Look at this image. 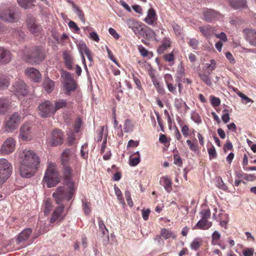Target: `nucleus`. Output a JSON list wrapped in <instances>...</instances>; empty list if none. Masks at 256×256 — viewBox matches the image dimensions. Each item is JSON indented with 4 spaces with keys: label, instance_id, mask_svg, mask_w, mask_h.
<instances>
[{
    "label": "nucleus",
    "instance_id": "nucleus-1",
    "mask_svg": "<svg viewBox=\"0 0 256 256\" xmlns=\"http://www.w3.org/2000/svg\"><path fill=\"white\" fill-rule=\"evenodd\" d=\"M72 168L69 166H62V176L64 178V184L68 186L66 188L64 186H58L52 194V196L58 204L60 206L58 207L52 213L50 220L51 224L54 223L63 212L64 206L62 202L64 200L69 201L74 196L76 188L74 186V182L72 180Z\"/></svg>",
    "mask_w": 256,
    "mask_h": 256
},
{
    "label": "nucleus",
    "instance_id": "nucleus-2",
    "mask_svg": "<svg viewBox=\"0 0 256 256\" xmlns=\"http://www.w3.org/2000/svg\"><path fill=\"white\" fill-rule=\"evenodd\" d=\"M24 154V158L20 168V174L22 178H30L38 170L40 159L36 153L30 150H25Z\"/></svg>",
    "mask_w": 256,
    "mask_h": 256
},
{
    "label": "nucleus",
    "instance_id": "nucleus-3",
    "mask_svg": "<svg viewBox=\"0 0 256 256\" xmlns=\"http://www.w3.org/2000/svg\"><path fill=\"white\" fill-rule=\"evenodd\" d=\"M44 181L46 183L48 188L54 187L60 182V174L55 170L52 163L49 164L44 177Z\"/></svg>",
    "mask_w": 256,
    "mask_h": 256
},
{
    "label": "nucleus",
    "instance_id": "nucleus-4",
    "mask_svg": "<svg viewBox=\"0 0 256 256\" xmlns=\"http://www.w3.org/2000/svg\"><path fill=\"white\" fill-rule=\"evenodd\" d=\"M45 58L44 50L40 46L32 48L28 54V58L35 64H40L45 59Z\"/></svg>",
    "mask_w": 256,
    "mask_h": 256
},
{
    "label": "nucleus",
    "instance_id": "nucleus-5",
    "mask_svg": "<svg viewBox=\"0 0 256 256\" xmlns=\"http://www.w3.org/2000/svg\"><path fill=\"white\" fill-rule=\"evenodd\" d=\"M37 109L38 115L42 118H50L55 114L52 104L48 100L40 104Z\"/></svg>",
    "mask_w": 256,
    "mask_h": 256
},
{
    "label": "nucleus",
    "instance_id": "nucleus-6",
    "mask_svg": "<svg viewBox=\"0 0 256 256\" xmlns=\"http://www.w3.org/2000/svg\"><path fill=\"white\" fill-rule=\"evenodd\" d=\"M12 167L10 164L5 158L0 159V185L10 177Z\"/></svg>",
    "mask_w": 256,
    "mask_h": 256
},
{
    "label": "nucleus",
    "instance_id": "nucleus-7",
    "mask_svg": "<svg viewBox=\"0 0 256 256\" xmlns=\"http://www.w3.org/2000/svg\"><path fill=\"white\" fill-rule=\"evenodd\" d=\"M18 8L8 9L0 14V19L7 22H14L18 20Z\"/></svg>",
    "mask_w": 256,
    "mask_h": 256
},
{
    "label": "nucleus",
    "instance_id": "nucleus-8",
    "mask_svg": "<svg viewBox=\"0 0 256 256\" xmlns=\"http://www.w3.org/2000/svg\"><path fill=\"white\" fill-rule=\"evenodd\" d=\"M21 118L20 114L18 112L12 114L6 122V130L10 132L16 130L20 123Z\"/></svg>",
    "mask_w": 256,
    "mask_h": 256
},
{
    "label": "nucleus",
    "instance_id": "nucleus-9",
    "mask_svg": "<svg viewBox=\"0 0 256 256\" xmlns=\"http://www.w3.org/2000/svg\"><path fill=\"white\" fill-rule=\"evenodd\" d=\"M12 92L16 96H25L28 92V86L23 80H18L12 84Z\"/></svg>",
    "mask_w": 256,
    "mask_h": 256
},
{
    "label": "nucleus",
    "instance_id": "nucleus-10",
    "mask_svg": "<svg viewBox=\"0 0 256 256\" xmlns=\"http://www.w3.org/2000/svg\"><path fill=\"white\" fill-rule=\"evenodd\" d=\"M28 28L32 34L35 36H38L42 30L40 24H37L35 18L28 16L26 20Z\"/></svg>",
    "mask_w": 256,
    "mask_h": 256
},
{
    "label": "nucleus",
    "instance_id": "nucleus-11",
    "mask_svg": "<svg viewBox=\"0 0 256 256\" xmlns=\"http://www.w3.org/2000/svg\"><path fill=\"white\" fill-rule=\"evenodd\" d=\"M64 142V134L60 130L55 129L51 134L50 144L52 146L61 145Z\"/></svg>",
    "mask_w": 256,
    "mask_h": 256
},
{
    "label": "nucleus",
    "instance_id": "nucleus-12",
    "mask_svg": "<svg viewBox=\"0 0 256 256\" xmlns=\"http://www.w3.org/2000/svg\"><path fill=\"white\" fill-rule=\"evenodd\" d=\"M16 142L12 138H8L2 144L0 152L4 155L9 154L15 150Z\"/></svg>",
    "mask_w": 256,
    "mask_h": 256
},
{
    "label": "nucleus",
    "instance_id": "nucleus-13",
    "mask_svg": "<svg viewBox=\"0 0 256 256\" xmlns=\"http://www.w3.org/2000/svg\"><path fill=\"white\" fill-rule=\"evenodd\" d=\"M32 128V126L28 122L24 124L20 130L19 138L24 141L30 140Z\"/></svg>",
    "mask_w": 256,
    "mask_h": 256
},
{
    "label": "nucleus",
    "instance_id": "nucleus-14",
    "mask_svg": "<svg viewBox=\"0 0 256 256\" xmlns=\"http://www.w3.org/2000/svg\"><path fill=\"white\" fill-rule=\"evenodd\" d=\"M32 233V230L30 228H27L21 232L16 238V242L17 244L22 246H26L24 242L28 240Z\"/></svg>",
    "mask_w": 256,
    "mask_h": 256
},
{
    "label": "nucleus",
    "instance_id": "nucleus-15",
    "mask_svg": "<svg viewBox=\"0 0 256 256\" xmlns=\"http://www.w3.org/2000/svg\"><path fill=\"white\" fill-rule=\"evenodd\" d=\"M24 72L28 78L32 82H38L42 80V75L40 72L34 68H28L25 70Z\"/></svg>",
    "mask_w": 256,
    "mask_h": 256
},
{
    "label": "nucleus",
    "instance_id": "nucleus-16",
    "mask_svg": "<svg viewBox=\"0 0 256 256\" xmlns=\"http://www.w3.org/2000/svg\"><path fill=\"white\" fill-rule=\"evenodd\" d=\"M244 33L245 34L246 40L251 45L256 46V30L246 28L244 30Z\"/></svg>",
    "mask_w": 256,
    "mask_h": 256
},
{
    "label": "nucleus",
    "instance_id": "nucleus-17",
    "mask_svg": "<svg viewBox=\"0 0 256 256\" xmlns=\"http://www.w3.org/2000/svg\"><path fill=\"white\" fill-rule=\"evenodd\" d=\"M218 13L212 9H206L203 12L204 19L208 22H211L217 16Z\"/></svg>",
    "mask_w": 256,
    "mask_h": 256
},
{
    "label": "nucleus",
    "instance_id": "nucleus-18",
    "mask_svg": "<svg viewBox=\"0 0 256 256\" xmlns=\"http://www.w3.org/2000/svg\"><path fill=\"white\" fill-rule=\"evenodd\" d=\"M156 15L154 10L151 8L148 10L146 17L144 21L149 25H154V20H156Z\"/></svg>",
    "mask_w": 256,
    "mask_h": 256
},
{
    "label": "nucleus",
    "instance_id": "nucleus-19",
    "mask_svg": "<svg viewBox=\"0 0 256 256\" xmlns=\"http://www.w3.org/2000/svg\"><path fill=\"white\" fill-rule=\"evenodd\" d=\"M10 104L11 102L9 98H0V114H5L8 111Z\"/></svg>",
    "mask_w": 256,
    "mask_h": 256
},
{
    "label": "nucleus",
    "instance_id": "nucleus-20",
    "mask_svg": "<svg viewBox=\"0 0 256 256\" xmlns=\"http://www.w3.org/2000/svg\"><path fill=\"white\" fill-rule=\"evenodd\" d=\"M230 6L234 9L244 8L247 7L246 0H226Z\"/></svg>",
    "mask_w": 256,
    "mask_h": 256
},
{
    "label": "nucleus",
    "instance_id": "nucleus-21",
    "mask_svg": "<svg viewBox=\"0 0 256 256\" xmlns=\"http://www.w3.org/2000/svg\"><path fill=\"white\" fill-rule=\"evenodd\" d=\"M10 60V52L0 47V64L8 63Z\"/></svg>",
    "mask_w": 256,
    "mask_h": 256
},
{
    "label": "nucleus",
    "instance_id": "nucleus-22",
    "mask_svg": "<svg viewBox=\"0 0 256 256\" xmlns=\"http://www.w3.org/2000/svg\"><path fill=\"white\" fill-rule=\"evenodd\" d=\"M70 154V148H66L62 152L61 155V164L62 166H68Z\"/></svg>",
    "mask_w": 256,
    "mask_h": 256
},
{
    "label": "nucleus",
    "instance_id": "nucleus-23",
    "mask_svg": "<svg viewBox=\"0 0 256 256\" xmlns=\"http://www.w3.org/2000/svg\"><path fill=\"white\" fill-rule=\"evenodd\" d=\"M64 85L65 89L66 90L65 94L68 96L70 95L72 92H74L77 87V84L75 80H73L72 82H64Z\"/></svg>",
    "mask_w": 256,
    "mask_h": 256
},
{
    "label": "nucleus",
    "instance_id": "nucleus-24",
    "mask_svg": "<svg viewBox=\"0 0 256 256\" xmlns=\"http://www.w3.org/2000/svg\"><path fill=\"white\" fill-rule=\"evenodd\" d=\"M63 58L66 68L69 70H72L73 58L72 56L65 51L63 52Z\"/></svg>",
    "mask_w": 256,
    "mask_h": 256
},
{
    "label": "nucleus",
    "instance_id": "nucleus-25",
    "mask_svg": "<svg viewBox=\"0 0 256 256\" xmlns=\"http://www.w3.org/2000/svg\"><path fill=\"white\" fill-rule=\"evenodd\" d=\"M54 106H53V109L54 110V114L58 110L65 108L67 106L68 102L66 100L58 99V100L54 101Z\"/></svg>",
    "mask_w": 256,
    "mask_h": 256
},
{
    "label": "nucleus",
    "instance_id": "nucleus-26",
    "mask_svg": "<svg viewBox=\"0 0 256 256\" xmlns=\"http://www.w3.org/2000/svg\"><path fill=\"white\" fill-rule=\"evenodd\" d=\"M43 86L46 91L50 93L54 88V84L49 78H46L44 81Z\"/></svg>",
    "mask_w": 256,
    "mask_h": 256
},
{
    "label": "nucleus",
    "instance_id": "nucleus-27",
    "mask_svg": "<svg viewBox=\"0 0 256 256\" xmlns=\"http://www.w3.org/2000/svg\"><path fill=\"white\" fill-rule=\"evenodd\" d=\"M200 31V32L206 38L210 37L211 36L214 32V29L212 27H211L210 25H207L206 26H200L199 28Z\"/></svg>",
    "mask_w": 256,
    "mask_h": 256
},
{
    "label": "nucleus",
    "instance_id": "nucleus-28",
    "mask_svg": "<svg viewBox=\"0 0 256 256\" xmlns=\"http://www.w3.org/2000/svg\"><path fill=\"white\" fill-rule=\"evenodd\" d=\"M170 42L168 38H164L162 40V43L158 48V54H162L170 46Z\"/></svg>",
    "mask_w": 256,
    "mask_h": 256
},
{
    "label": "nucleus",
    "instance_id": "nucleus-29",
    "mask_svg": "<svg viewBox=\"0 0 256 256\" xmlns=\"http://www.w3.org/2000/svg\"><path fill=\"white\" fill-rule=\"evenodd\" d=\"M160 183L164 186L165 190L168 192H170L172 190V182L167 176L161 178Z\"/></svg>",
    "mask_w": 256,
    "mask_h": 256
},
{
    "label": "nucleus",
    "instance_id": "nucleus-30",
    "mask_svg": "<svg viewBox=\"0 0 256 256\" xmlns=\"http://www.w3.org/2000/svg\"><path fill=\"white\" fill-rule=\"evenodd\" d=\"M160 235L166 240L168 239L171 237L173 239H175L176 237V234H175L173 232H172L171 230L166 228L162 229L160 232Z\"/></svg>",
    "mask_w": 256,
    "mask_h": 256
},
{
    "label": "nucleus",
    "instance_id": "nucleus-31",
    "mask_svg": "<svg viewBox=\"0 0 256 256\" xmlns=\"http://www.w3.org/2000/svg\"><path fill=\"white\" fill-rule=\"evenodd\" d=\"M34 0H18V4L24 9L32 8L34 6L33 4Z\"/></svg>",
    "mask_w": 256,
    "mask_h": 256
},
{
    "label": "nucleus",
    "instance_id": "nucleus-32",
    "mask_svg": "<svg viewBox=\"0 0 256 256\" xmlns=\"http://www.w3.org/2000/svg\"><path fill=\"white\" fill-rule=\"evenodd\" d=\"M210 72L208 70L202 74L200 73L199 76L202 81L208 86H211L212 84L211 80L209 77Z\"/></svg>",
    "mask_w": 256,
    "mask_h": 256
},
{
    "label": "nucleus",
    "instance_id": "nucleus-33",
    "mask_svg": "<svg viewBox=\"0 0 256 256\" xmlns=\"http://www.w3.org/2000/svg\"><path fill=\"white\" fill-rule=\"evenodd\" d=\"M72 8L80 20L84 24L85 23L86 20L84 14L82 10H81L76 4H72Z\"/></svg>",
    "mask_w": 256,
    "mask_h": 256
},
{
    "label": "nucleus",
    "instance_id": "nucleus-34",
    "mask_svg": "<svg viewBox=\"0 0 256 256\" xmlns=\"http://www.w3.org/2000/svg\"><path fill=\"white\" fill-rule=\"evenodd\" d=\"M208 224V220H207L202 219L194 226L193 229L198 228L201 230H208V227H206Z\"/></svg>",
    "mask_w": 256,
    "mask_h": 256
},
{
    "label": "nucleus",
    "instance_id": "nucleus-35",
    "mask_svg": "<svg viewBox=\"0 0 256 256\" xmlns=\"http://www.w3.org/2000/svg\"><path fill=\"white\" fill-rule=\"evenodd\" d=\"M82 208L84 214L86 215H88L91 212V210L90 208V206L91 205L90 202H88L86 199L84 198L82 200Z\"/></svg>",
    "mask_w": 256,
    "mask_h": 256
},
{
    "label": "nucleus",
    "instance_id": "nucleus-36",
    "mask_svg": "<svg viewBox=\"0 0 256 256\" xmlns=\"http://www.w3.org/2000/svg\"><path fill=\"white\" fill-rule=\"evenodd\" d=\"M10 84L6 76L0 77V90L6 88Z\"/></svg>",
    "mask_w": 256,
    "mask_h": 256
},
{
    "label": "nucleus",
    "instance_id": "nucleus-37",
    "mask_svg": "<svg viewBox=\"0 0 256 256\" xmlns=\"http://www.w3.org/2000/svg\"><path fill=\"white\" fill-rule=\"evenodd\" d=\"M154 36V32L148 26H145V30L143 38L146 39H149L153 38Z\"/></svg>",
    "mask_w": 256,
    "mask_h": 256
},
{
    "label": "nucleus",
    "instance_id": "nucleus-38",
    "mask_svg": "<svg viewBox=\"0 0 256 256\" xmlns=\"http://www.w3.org/2000/svg\"><path fill=\"white\" fill-rule=\"evenodd\" d=\"M126 24L129 28H132L133 32L136 28L138 26V23L134 19H128L126 20Z\"/></svg>",
    "mask_w": 256,
    "mask_h": 256
},
{
    "label": "nucleus",
    "instance_id": "nucleus-39",
    "mask_svg": "<svg viewBox=\"0 0 256 256\" xmlns=\"http://www.w3.org/2000/svg\"><path fill=\"white\" fill-rule=\"evenodd\" d=\"M144 30L145 26H142L138 24L134 32L138 38H140V36H144Z\"/></svg>",
    "mask_w": 256,
    "mask_h": 256
},
{
    "label": "nucleus",
    "instance_id": "nucleus-40",
    "mask_svg": "<svg viewBox=\"0 0 256 256\" xmlns=\"http://www.w3.org/2000/svg\"><path fill=\"white\" fill-rule=\"evenodd\" d=\"M78 50L80 52V55L84 54V53H85V54H86L90 51L84 42H82L79 44Z\"/></svg>",
    "mask_w": 256,
    "mask_h": 256
},
{
    "label": "nucleus",
    "instance_id": "nucleus-41",
    "mask_svg": "<svg viewBox=\"0 0 256 256\" xmlns=\"http://www.w3.org/2000/svg\"><path fill=\"white\" fill-rule=\"evenodd\" d=\"M237 94L241 98L242 102L246 104L249 102H253L254 101L252 100L249 98L248 96L244 94L243 93L241 92H237Z\"/></svg>",
    "mask_w": 256,
    "mask_h": 256
},
{
    "label": "nucleus",
    "instance_id": "nucleus-42",
    "mask_svg": "<svg viewBox=\"0 0 256 256\" xmlns=\"http://www.w3.org/2000/svg\"><path fill=\"white\" fill-rule=\"evenodd\" d=\"M202 244V241L199 240L198 238H195L190 244L192 249L195 250H198Z\"/></svg>",
    "mask_w": 256,
    "mask_h": 256
},
{
    "label": "nucleus",
    "instance_id": "nucleus-43",
    "mask_svg": "<svg viewBox=\"0 0 256 256\" xmlns=\"http://www.w3.org/2000/svg\"><path fill=\"white\" fill-rule=\"evenodd\" d=\"M191 118L195 122L199 124L202 122V120L199 114L196 112H193L191 114Z\"/></svg>",
    "mask_w": 256,
    "mask_h": 256
},
{
    "label": "nucleus",
    "instance_id": "nucleus-44",
    "mask_svg": "<svg viewBox=\"0 0 256 256\" xmlns=\"http://www.w3.org/2000/svg\"><path fill=\"white\" fill-rule=\"evenodd\" d=\"M52 205L50 200L47 199L44 204V213L45 214H48L51 210Z\"/></svg>",
    "mask_w": 256,
    "mask_h": 256
},
{
    "label": "nucleus",
    "instance_id": "nucleus-45",
    "mask_svg": "<svg viewBox=\"0 0 256 256\" xmlns=\"http://www.w3.org/2000/svg\"><path fill=\"white\" fill-rule=\"evenodd\" d=\"M62 76L65 80V82H72L73 80H74L72 78L70 74L66 71H63Z\"/></svg>",
    "mask_w": 256,
    "mask_h": 256
},
{
    "label": "nucleus",
    "instance_id": "nucleus-46",
    "mask_svg": "<svg viewBox=\"0 0 256 256\" xmlns=\"http://www.w3.org/2000/svg\"><path fill=\"white\" fill-rule=\"evenodd\" d=\"M208 153L210 156V160H211L214 158H216L217 154L214 147L212 146V148L208 149Z\"/></svg>",
    "mask_w": 256,
    "mask_h": 256
},
{
    "label": "nucleus",
    "instance_id": "nucleus-47",
    "mask_svg": "<svg viewBox=\"0 0 256 256\" xmlns=\"http://www.w3.org/2000/svg\"><path fill=\"white\" fill-rule=\"evenodd\" d=\"M210 98L211 104L213 106H218L220 104V100L218 98H216L214 96H210Z\"/></svg>",
    "mask_w": 256,
    "mask_h": 256
},
{
    "label": "nucleus",
    "instance_id": "nucleus-48",
    "mask_svg": "<svg viewBox=\"0 0 256 256\" xmlns=\"http://www.w3.org/2000/svg\"><path fill=\"white\" fill-rule=\"evenodd\" d=\"M186 143L189 146L190 148L193 152H196L198 150V144L197 142L194 143L191 140H188Z\"/></svg>",
    "mask_w": 256,
    "mask_h": 256
},
{
    "label": "nucleus",
    "instance_id": "nucleus-49",
    "mask_svg": "<svg viewBox=\"0 0 256 256\" xmlns=\"http://www.w3.org/2000/svg\"><path fill=\"white\" fill-rule=\"evenodd\" d=\"M125 196L128 205L132 207L133 206V202L131 198L130 192L129 190H126L125 192Z\"/></svg>",
    "mask_w": 256,
    "mask_h": 256
},
{
    "label": "nucleus",
    "instance_id": "nucleus-50",
    "mask_svg": "<svg viewBox=\"0 0 256 256\" xmlns=\"http://www.w3.org/2000/svg\"><path fill=\"white\" fill-rule=\"evenodd\" d=\"M98 223L100 230L102 232V233L104 235L105 234L104 230H106V232H108V230L106 229V228L105 226V224L104 223L103 220L102 219H100V218H98Z\"/></svg>",
    "mask_w": 256,
    "mask_h": 256
},
{
    "label": "nucleus",
    "instance_id": "nucleus-51",
    "mask_svg": "<svg viewBox=\"0 0 256 256\" xmlns=\"http://www.w3.org/2000/svg\"><path fill=\"white\" fill-rule=\"evenodd\" d=\"M184 102L182 98H175L174 106L177 110H179L182 107Z\"/></svg>",
    "mask_w": 256,
    "mask_h": 256
},
{
    "label": "nucleus",
    "instance_id": "nucleus-52",
    "mask_svg": "<svg viewBox=\"0 0 256 256\" xmlns=\"http://www.w3.org/2000/svg\"><path fill=\"white\" fill-rule=\"evenodd\" d=\"M174 163L177 165L178 166H180L182 165V160L181 159L180 156L178 154H174Z\"/></svg>",
    "mask_w": 256,
    "mask_h": 256
},
{
    "label": "nucleus",
    "instance_id": "nucleus-53",
    "mask_svg": "<svg viewBox=\"0 0 256 256\" xmlns=\"http://www.w3.org/2000/svg\"><path fill=\"white\" fill-rule=\"evenodd\" d=\"M190 46L194 50H197L198 48V41L195 38H192L189 42Z\"/></svg>",
    "mask_w": 256,
    "mask_h": 256
},
{
    "label": "nucleus",
    "instance_id": "nucleus-54",
    "mask_svg": "<svg viewBox=\"0 0 256 256\" xmlns=\"http://www.w3.org/2000/svg\"><path fill=\"white\" fill-rule=\"evenodd\" d=\"M202 219L206 220L210 216V212L209 209L203 210L200 212Z\"/></svg>",
    "mask_w": 256,
    "mask_h": 256
},
{
    "label": "nucleus",
    "instance_id": "nucleus-55",
    "mask_svg": "<svg viewBox=\"0 0 256 256\" xmlns=\"http://www.w3.org/2000/svg\"><path fill=\"white\" fill-rule=\"evenodd\" d=\"M68 25L70 28H74L76 33L78 34L80 31V28L78 26L76 23L72 20H70Z\"/></svg>",
    "mask_w": 256,
    "mask_h": 256
},
{
    "label": "nucleus",
    "instance_id": "nucleus-56",
    "mask_svg": "<svg viewBox=\"0 0 256 256\" xmlns=\"http://www.w3.org/2000/svg\"><path fill=\"white\" fill-rule=\"evenodd\" d=\"M140 162V158L136 157L130 158V160L129 164L130 166H134L138 164Z\"/></svg>",
    "mask_w": 256,
    "mask_h": 256
},
{
    "label": "nucleus",
    "instance_id": "nucleus-57",
    "mask_svg": "<svg viewBox=\"0 0 256 256\" xmlns=\"http://www.w3.org/2000/svg\"><path fill=\"white\" fill-rule=\"evenodd\" d=\"M254 250L252 248H246L243 250L242 254L244 256H253Z\"/></svg>",
    "mask_w": 256,
    "mask_h": 256
},
{
    "label": "nucleus",
    "instance_id": "nucleus-58",
    "mask_svg": "<svg viewBox=\"0 0 256 256\" xmlns=\"http://www.w3.org/2000/svg\"><path fill=\"white\" fill-rule=\"evenodd\" d=\"M233 146L232 143L230 140H227L226 143L224 146V150L225 152H226V150H232Z\"/></svg>",
    "mask_w": 256,
    "mask_h": 256
},
{
    "label": "nucleus",
    "instance_id": "nucleus-59",
    "mask_svg": "<svg viewBox=\"0 0 256 256\" xmlns=\"http://www.w3.org/2000/svg\"><path fill=\"white\" fill-rule=\"evenodd\" d=\"M158 93L162 95H164L165 94V90L163 86L161 85L160 83L158 85L154 86Z\"/></svg>",
    "mask_w": 256,
    "mask_h": 256
},
{
    "label": "nucleus",
    "instance_id": "nucleus-60",
    "mask_svg": "<svg viewBox=\"0 0 256 256\" xmlns=\"http://www.w3.org/2000/svg\"><path fill=\"white\" fill-rule=\"evenodd\" d=\"M106 51H107V52H108L109 58L112 61L114 62L116 64H118V62H116V60L115 58L114 57V56L112 52H111V50L108 48V47H106Z\"/></svg>",
    "mask_w": 256,
    "mask_h": 256
},
{
    "label": "nucleus",
    "instance_id": "nucleus-61",
    "mask_svg": "<svg viewBox=\"0 0 256 256\" xmlns=\"http://www.w3.org/2000/svg\"><path fill=\"white\" fill-rule=\"evenodd\" d=\"M170 92L175 94L176 92V87L174 86L171 82L166 84Z\"/></svg>",
    "mask_w": 256,
    "mask_h": 256
},
{
    "label": "nucleus",
    "instance_id": "nucleus-62",
    "mask_svg": "<svg viewBox=\"0 0 256 256\" xmlns=\"http://www.w3.org/2000/svg\"><path fill=\"white\" fill-rule=\"evenodd\" d=\"M108 32L115 39H118L120 36L114 28H110Z\"/></svg>",
    "mask_w": 256,
    "mask_h": 256
},
{
    "label": "nucleus",
    "instance_id": "nucleus-63",
    "mask_svg": "<svg viewBox=\"0 0 256 256\" xmlns=\"http://www.w3.org/2000/svg\"><path fill=\"white\" fill-rule=\"evenodd\" d=\"M138 50L140 52V54L142 56H148V51L142 46H138Z\"/></svg>",
    "mask_w": 256,
    "mask_h": 256
},
{
    "label": "nucleus",
    "instance_id": "nucleus-64",
    "mask_svg": "<svg viewBox=\"0 0 256 256\" xmlns=\"http://www.w3.org/2000/svg\"><path fill=\"white\" fill-rule=\"evenodd\" d=\"M244 179L248 181H254L256 180V176L252 174H245L244 175Z\"/></svg>",
    "mask_w": 256,
    "mask_h": 256
}]
</instances>
